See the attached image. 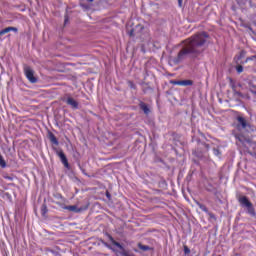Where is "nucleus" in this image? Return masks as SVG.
Returning a JSON list of instances; mask_svg holds the SVG:
<instances>
[{"label": "nucleus", "mask_w": 256, "mask_h": 256, "mask_svg": "<svg viewBox=\"0 0 256 256\" xmlns=\"http://www.w3.org/2000/svg\"><path fill=\"white\" fill-rule=\"evenodd\" d=\"M207 39H209V34H207V32H200L184 40L183 47L173 59L174 65L183 63L189 55H199V53H201V47L207 43Z\"/></svg>", "instance_id": "nucleus-1"}, {"label": "nucleus", "mask_w": 256, "mask_h": 256, "mask_svg": "<svg viewBox=\"0 0 256 256\" xmlns=\"http://www.w3.org/2000/svg\"><path fill=\"white\" fill-rule=\"evenodd\" d=\"M237 129H244V131H255V126L251 125L243 116H237Z\"/></svg>", "instance_id": "nucleus-2"}, {"label": "nucleus", "mask_w": 256, "mask_h": 256, "mask_svg": "<svg viewBox=\"0 0 256 256\" xmlns=\"http://www.w3.org/2000/svg\"><path fill=\"white\" fill-rule=\"evenodd\" d=\"M238 201L240 205L247 208L249 215H255V208L253 207V203L249 201V198H247V196L240 197Z\"/></svg>", "instance_id": "nucleus-3"}, {"label": "nucleus", "mask_w": 256, "mask_h": 256, "mask_svg": "<svg viewBox=\"0 0 256 256\" xmlns=\"http://www.w3.org/2000/svg\"><path fill=\"white\" fill-rule=\"evenodd\" d=\"M53 151H55L56 155L60 158V161L64 165V167L66 169H69V160L67 159L65 152H63V150H58L55 147H53Z\"/></svg>", "instance_id": "nucleus-4"}, {"label": "nucleus", "mask_w": 256, "mask_h": 256, "mask_svg": "<svg viewBox=\"0 0 256 256\" xmlns=\"http://www.w3.org/2000/svg\"><path fill=\"white\" fill-rule=\"evenodd\" d=\"M24 73L30 83H37V78H35V72L33 71V69H31V67L26 66L24 68Z\"/></svg>", "instance_id": "nucleus-5"}, {"label": "nucleus", "mask_w": 256, "mask_h": 256, "mask_svg": "<svg viewBox=\"0 0 256 256\" xmlns=\"http://www.w3.org/2000/svg\"><path fill=\"white\" fill-rule=\"evenodd\" d=\"M65 209H67V211H72L73 213H83V211H87V209H89V203L79 208L76 205H70L66 206Z\"/></svg>", "instance_id": "nucleus-6"}, {"label": "nucleus", "mask_w": 256, "mask_h": 256, "mask_svg": "<svg viewBox=\"0 0 256 256\" xmlns=\"http://www.w3.org/2000/svg\"><path fill=\"white\" fill-rule=\"evenodd\" d=\"M66 103L73 109H79V102H77V100H75L73 97H68L66 99Z\"/></svg>", "instance_id": "nucleus-7"}, {"label": "nucleus", "mask_w": 256, "mask_h": 256, "mask_svg": "<svg viewBox=\"0 0 256 256\" xmlns=\"http://www.w3.org/2000/svg\"><path fill=\"white\" fill-rule=\"evenodd\" d=\"M48 139H49L50 143H52V145L59 147V140L57 139L55 134H53V132H51V131L48 132Z\"/></svg>", "instance_id": "nucleus-8"}, {"label": "nucleus", "mask_w": 256, "mask_h": 256, "mask_svg": "<svg viewBox=\"0 0 256 256\" xmlns=\"http://www.w3.org/2000/svg\"><path fill=\"white\" fill-rule=\"evenodd\" d=\"M139 107L145 115H149L151 113V109H149V106L145 102L141 101L139 103Z\"/></svg>", "instance_id": "nucleus-9"}, {"label": "nucleus", "mask_w": 256, "mask_h": 256, "mask_svg": "<svg viewBox=\"0 0 256 256\" xmlns=\"http://www.w3.org/2000/svg\"><path fill=\"white\" fill-rule=\"evenodd\" d=\"M10 31H14V33H17L18 29L16 27H7L0 31V37L3 35H7V33H10Z\"/></svg>", "instance_id": "nucleus-10"}, {"label": "nucleus", "mask_w": 256, "mask_h": 256, "mask_svg": "<svg viewBox=\"0 0 256 256\" xmlns=\"http://www.w3.org/2000/svg\"><path fill=\"white\" fill-rule=\"evenodd\" d=\"M191 85H193L192 80H180V86L181 87H189Z\"/></svg>", "instance_id": "nucleus-11"}, {"label": "nucleus", "mask_w": 256, "mask_h": 256, "mask_svg": "<svg viewBox=\"0 0 256 256\" xmlns=\"http://www.w3.org/2000/svg\"><path fill=\"white\" fill-rule=\"evenodd\" d=\"M196 205L201 209V211H204V213H208L209 209L204 204H201L200 202H196Z\"/></svg>", "instance_id": "nucleus-12"}, {"label": "nucleus", "mask_w": 256, "mask_h": 256, "mask_svg": "<svg viewBox=\"0 0 256 256\" xmlns=\"http://www.w3.org/2000/svg\"><path fill=\"white\" fill-rule=\"evenodd\" d=\"M138 248L141 249V251H151V247L148 245H143L141 243H138Z\"/></svg>", "instance_id": "nucleus-13"}, {"label": "nucleus", "mask_w": 256, "mask_h": 256, "mask_svg": "<svg viewBox=\"0 0 256 256\" xmlns=\"http://www.w3.org/2000/svg\"><path fill=\"white\" fill-rule=\"evenodd\" d=\"M48 209H47V204H43L42 206H41V215L43 216V217H45V215H47V213H48Z\"/></svg>", "instance_id": "nucleus-14"}, {"label": "nucleus", "mask_w": 256, "mask_h": 256, "mask_svg": "<svg viewBox=\"0 0 256 256\" xmlns=\"http://www.w3.org/2000/svg\"><path fill=\"white\" fill-rule=\"evenodd\" d=\"M0 166L2 169H5L7 167V162H5V159H3V156L0 154Z\"/></svg>", "instance_id": "nucleus-15"}, {"label": "nucleus", "mask_w": 256, "mask_h": 256, "mask_svg": "<svg viewBox=\"0 0 256 256\" xmlns=\"http://www.w3.org/2000/svg\"><path fill=\"white\" fill-rule=\"evenodd\" d=\"M245 55H247V52L245 50H242L237 58L238 61H241V59H243Z\"/></svg>", "instance_id": "nucleus-16"}, {"label": "nucleus", "mask_w": 256, "mask_h": 256, "mask_svg": "<svg viewBox=\"0 0 256 256\" xmlns=\"http://www.w3.org/2000/svg\"><path fill=\"white\" fill-rule=\"evenodd\" d=\"M128 87H130V89H137V86L135 85V83L131 80H129L128 82Z\"/></svg>", "instance_id": "nucleus-17"}, {"label": "nucleus", "mask_w": 256, "mask_h": 256, "mask_svg": "<svg viewBox=\"0 0 256 256\" xmlns=\"http://www.w3.org/2000/svg\"><path fill=\"white\" fill-rule=\"evenodd\" d=\"M170 85H180L181 86V80H170Z\"/></svg>", "instance_id": "nucleus-18"}, {"label": "nucleus", "mask_w": 256, "mask_h": 256, "mask_svg": "<svg viewBox=\"0 0 256 256\" xmlns=\"http://www.w3.org/2000/svg\"><path fill=\"white\" fill-rule=\"evenodd\" d=\"M236 71H237V73H243V66L238 65V66L236 67Z\"/></svg>", "instance_id": "nucleus-19"}, {"label": "nucleus", "mask_w": 256, "mask_h": 256, "mask_svg": "<svg viewBox=\"0 0 256 256\" xmlns=\"http://www.w3.org/2000/svg\"><path fill=\"white\" fill-rule=\"evenodd\" d=\"M184 253L185 255H189V253H191V249H189L187 246H184Z\"/></svg>", "instance_id": "nucleus-20"}, {"label": "nucleus", "mask_w": 256, "mask_h": 256, "mask_svg": "<svg viewBox=\"0 0 256 256\" xmlns=\"http://www.w3.org/2000/svg\"><path fill=\"white\" fill-rule=\"evenodd\" d=\"M253 59H256V56H251V57L246 58L245 63H248V61H253Z\"/></svg>", "instance_id": "nucleus-21"}, {"label": "nucleus", "mask_w": 256, "mask_h": 256, "mask_svg": "<svg viewBox=\"0 0 256 256\" xmlns=\"http://www.w3.org/2000/svg\"><path fill=\"white\" fill-rule=\"evenodd\" d=\"M178 6L183 7V0H178Z\"/></svg>", "instance_id": "nucleus-22"}, {"label": "nucleus", "mask_w": 256, "mask_h": 256, "mask_svg": "<svg viewBox=\"0 0 256 256\" xmlns=\"http://www.w3.org/2000/svg\"><path fill=\"white\" fill-rule=\"evenodd\" d=\"M134 33H135V31H134L133 29H132V30H130V32H129V36H130V37H133V35H135Z\"/></svg>", "instance_id": "nucleus-23"}, {"label": "nucleus", "mask_w": 256, "mask_h": 256, "mask_svg": "<svg viewBox=\"0 0 256 256\" xmlns=\"http://www.w3.org/2000/svg\"><path fill=\"white\" fill-rule=\"evenodd\" d=\"M106 197H107L108 199H111V194L109 193V191L106 192Z\"/></svg>", "instance_id": "nucleus-24"}, {"label": "nucleus", "mask_w": 256, "mask_h": 256, "mask_svg": "<svg viewBox=\"0 0 256 256\" xmlns=\"http://www.w3.org/2000/svg\"><path fill=\"white\" fill-rule=\"evenodd\" d=\"M214 153H215V155H217L219 153V150L214 149Z\"/></svg>", "instance_id": "nucleus-25"}, {"label": "nucleus", "mask_w": 256, "mask_h": 256, "mask_svg": "<svg viewBox=\"0 0 256 256\" xmlns=\"http://www.w3.org/2000/svg\"><path fill=\"white\" fill-rule=\"evenodd\" d=\"M89 1V3H93L95 0H88Z\"/></svg>", "instance_id": "nucleus-26"}, {"label": "nucleus", "mask_w": 256, "mask_h": 256, "mask_svg": "<svg viewBox=\"0 0 256 256\" xmlns=\"http://www.w3.org/2000/svg\"><path fill=\"white\" fill-rule=\"evenodd\" d=\"M7 179H9L10 181H12V180H13V178H11V177H8Z\"/></svg>", "instance_id": "nucleus-27"}, {"label": "nucleus", "mask_w": 256, "mask_h": 256, "mask_svg": "<svg viewBox=\"0 0 256 256\" xmlns=\"http://www.w3.org/2000/svg\"><path fill=\"white\" fill-rule=\"evenodd\" d=\"M234 256H239V254L236 253V254H234Z\"/></svg>", "instance_id": "nucleus-28"}]
</instances>
